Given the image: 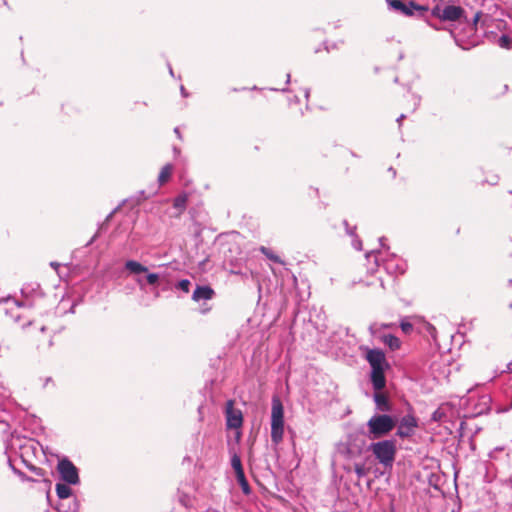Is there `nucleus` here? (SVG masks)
Returning <instances> with one entry per match:
<instances>
[{
  "label": "nucleus",
  "mask_w": 512,
  "mask_h": 512,
  "mask_svg": "<svg viewBox=\"0 0 512 512\" xmlns=\"http://www.w3.org/2000/svg\"><path fill=\"white\" fill-rule=\"evenodd\" d=\"M366 360L371 366L370 380L375 391H381L386 386L385 371L389 368L385 354L380 349H369Z\"/></svg>",
  "instance_id": "1"
},
{
  "label": "nucleus",
  "mask_w": 512,
  "mask_h": 512,
  "mask_svg": "<svg viewBox=\"0 0 512 512\" xmlns=\"http://www.w3.org/2000/svg\"><path fill=\"white\" fill-rule=\"evenodd\" d=\"M396 420L388 414H375L367 422L366 436L371 439H379L388 435L395 427Z\"/></svg>",
  "instance_id": "2"
},
{
  "label": "nucleus",
  "mask_w": 512,
  "mask_h": 512,
  "mask_svg": "<svg viewBox=\"0 0 512 512\" xmlns=\"http://www.w3.org/2000/svg\"><path fill=\"white\" fill-rule=\"evenodd\" d=\"M369 450L384 467H392L396 455L395 441L382 440L371 443Z\"/></svg>",
  "instance_id": "3"
},
{
  "label": "nucleus",
  "mask_w": 512,
  "mask_h": 512,
  "mask_svg": "<svg viewBox=\"0 0 512 512\" xmlns=\"http://www.w3.org/2000/svg\"><path fill=\"white\" fill-rule=\"evenodd\" d=\"M284 435V408L279 398L273 397L271 409V440L279 444Z\"/></svg>",
  "instance_id": "4"
},
{
  "label": "nucleus",
  "mask_w": 512,
  "mask_h": 512,
  "mask_svg": "<svg viewBox=\"0 0 512 512\" xmlns=\"http://www.w3.org/2000/svg\"><path fill=\"white\" fill-rule=\"evenodd\" d=\"M388 5L391 9L399 11L406 16L423 15L428 11V6L419 5L414 1L388 0Z\"/></svg>",
  "instance_id": "5"
},
{
  "label": "nucleus",
  "mask_w": 512,
  "mask_h": 512,
  "mask_svg": "<svg viewBox=\"0 0 512 512\" xmlns=\"http://www.w3.org/2000/svg\"><path fill=\"white\" fill-rule=\"evenodd\" d=\"M225 418L227 429L239 430L243 425V414L238 408H235L234 400H228L225 405Z\"/></svg>",
  "instance_id": "6"
},
{
  "label": "nucleus",
  "mask_w": 512,
  "mask_h": 512,
  "mask_svg": "<svg viewBox=\"0 0 512 512\" xmlns=\"http://www.w3.org/2000/svg\"><path fill=\"white\" fill-rule=\"evenodd\" d=\"M57 468L62 480L67 484L75 485L79 482L78 470L70 460H60Z\"/></svg>",
  "instance_id": "7"
},
{
  "label": "nucleus",
  "mask_w": 512,
  "mask_h": 512,
  "mask_svg": "<svg viewBox=\"0 0 512 512\" xmlns=\"http://www.w3.org/2000/svg\"><path fill=\"white\" fill-rule=\"evenodd\" d=\"M463 9L459 6L449 5L441 8L436 5L432 9V15L443 20V21H456L463 16Z\"/></svg>",
  "instance_id": "8"
},
{
  "label": "nucleus",
  "mask_w": 512,
  "mask_h": 512,
  "mask_svg": "<svg viewBox=\"0 0 512 512\" xmlns=\"http://www.w3.org/2000/svg\"><path fill=\"white\" fill-rule=\"evenodd\" d=\"M24 306V303H21L10 296L0 299V312H4L6 317H10L15 320L23 317V315L17 313V311Z\"/></svg>",
  "instance_id": "9"
},
{
  "label": "nucleus",
  "mask_w": 512,
  "mask_h": 512,
  "mask_svg": "<svg viewBox=\"0 0 512 512\" xmlns=\"http://www.w3.org/2000/svg\"><path fill=\"white\" fill-rule=\"evenodd\" d=\"M417 425V420L413 415H405L399 423L397 435L401 438L410 437Z\"/></svg>",
  "instance_id": "10"
},
{
  "label": "nucleus",
  "mask_w": 512,
  "mask_h": 512,
  "mask_svg": "<svg viewBox=\"0 0 512 512\" xmlns=\"http://www.w3.org/2000/svg\"><path fill=\"white\" fill-rule=\"evenodd\" d=\"M214 296V291L209 286H197L193 291L192 299L195 302H201L212 299Z\"/></svg>",
  "instance_id": "11"
},
{
  "label": "nucleus",
  "mask_w": 512,
  "mask_h": 512,
  "mask_svg": "<svg viewBox=\"0 0 512 512\" xmlns=\"http://www.w3.org/2000/svg\"><path fill=\"white\" fill-rule=\"evenodd\" d=\"M384 268L388 273L403 274L406 270V263L402 260L393 258L384 263Z\"/></svg>",
  "instance_id": "12"
},
{
  "label": "nucleus",
  "mask_w": 512,
  "mask_h": 512,
  "mask_svg": "<svg viewBox=\"0 0 512 512\" xmlns=\"http://www.w3.org/2000/svg\"><path fill=\"white\" fill-rule=\"evenodd\" d=\"M124 268L128 275L138 276L147 273V267L136 260H127L124 264Z\"/></svg>",
  "instance_id": "13"
},
{
  "label": "nucleus",
  "mask_w": 512,
  "mask_h": 512,
  "mask_svg": "<svg viewBox=\"0 0 512 512\" xmlns=\"http://www.w3.org/2000/svg\"><path fill=\"white\" fill-rule=\"evenodd\" d=\"M374 402L376 404L377 410L381 412L391 411V406L388 402L387 397L384 394L379 393V391H376V393L374 394Z\"/></svg>",
  "instance_id": "14"
},
{
  "label": "nucleus",
  "mask_w": 512,
  "mask_h": 512,
  "mask_svg": "<svg viewBox=\"0 0 512 512\" xmlns=\"http://www.w3.org/2000/svg\"><path fill=\"white\" fill-rule=\"evenodd\" d=\"M236 479L238 484L240 485L242 492L245 495H249L251 493V488L249 486V483L245 477L244 470L240 471L238 473H235Z\"/></svg>",
  "instance_id": "15"
},
{
  "label": "nucleus",
  "mask_w": 512,
  "mask_h": 512,
  "mask_svg": "<svg viewBox=\"0 0 512 512\" xmlns=\"http://www.w3.org/2000/svg\"><path fill=\"white\" fill-rule=\"evenodd\" d=\"M449 410V407L448 406H445V405H441L440 407H438V409H436L432 416H431V419L435 422H443V421H446V418H447V411Z\"/></svg>",
  "instance_id": "16"
},
{
  "label": "nucleus",
  "mask_w": 512,
  "mask_h": 512,
  "mask_svg": "<svg viewBox=\"0 0 512 512\" xmlns=\"http://www.w3.org/2000/svg\"><path fill=\"white\" fill-rule=\"evenodd\" d=\"M187 201H188V196L186 193H182L174 199L173 206L175 209H177L179 211L178 212L179 215L181 213H183V211L185 210Z\"/></svg>",
  "instance_id": "17"
},
{
  "label": "nucleus",
  "mask_w": 512,
  "mask_h": 512,
  "mask_svg": "<svg viewBox=\"0 0 512 512\" xmlns=\"http://www.w3.org/2000/svg\"><path fill=\"white\" fill-rule=\"evenodd\" d=\"M382 341L385 345H387L391 350L398 349L400 347V340L396 336L392 334H385L382 336Z\"/></svg>",
  "instance_id": "18"
},
{
  "label": "nucleus",
  "mask_w": 512,
  "mask_h": 512,
  "mask_svg": "<svg viewBox=\"0 0 512 512\" xmlns=\"http://www.w3.org/2000/svg\"><path fill=\"white\" fill-rule=\"evenodd\" d=\"M172 171H173V166L171 164H166L161 169L159 176H158V182L160 185H163L170 179V177L172 175Z\"/></svg>",
  "instance_id": "19"
},
{
  "label": "nucleus",
  "mask_w": 512,
  "mask_h": 512,
  "mask_svg": "<svg viewBox=\"0 0 512 512\" xmlns=\"http://www.w3.org/2000/svg\"><path fill=\"white\" fill-rule=\"evenodd\" d=\"M71 488L67 485V484H63V483H57L56 484V493H57V496L64 500V499H68L71 495Z\"/></svg>",
  "instance_id": "20"
},
{
  "label": "nucleus",
  "mask_w": 512,
  "mask_h": 512,
  "mask_svg": "<svg viewBox=\"0 0 512 512\" xmlns=\"http://www.w3.org/2000/svg\"><path fill=\"white\" fill-rule=\"evenodd\" d=\"M344 225L346 226V232H347V234H348V235H350L351 237H353V240H352V246H353L356 250H358V251L362 250V242H361V240H359V239L356 237V235H355V233H354V229H355V228H350V227L348 226L347 221H344Z\"/></svg>",
  "instance_id": "21"
},
{
  "label": "nucleus",
  "mask_w": 512,
  "mask_h": 512,
  "mask_svg": "<svg viewBox=\"0 0 512 512\" xmlns=\"http://www.w3.org/2000/svg\"><path fill=\"white\" fill-rule=\"evenodd\" d=\"M259 250L262 254H264L271 261H273L275 263H279V264H284V261L279 256H277L275 253H273L269 248H267L265 246H261L259 248Z\"/></svg>",
  "instance_id": "22"
},
{
  "label": "nucleus",
  "mask_w": 512,
  "mask_h": 512,
  "mask_svg": "<svg viewBox=\"0 0 512 512\" xmlns=\"http://www.w3.org/2000/svg\"><path fill=\"white\" fill-rule=\"evenodd\" d=\"M231 466H232L233 470L235 471V473H238V472L244 470L243 466H242L241 458L236 453L233 454L231 457Z\"/></svg>",
  "instance_id": "23"
},
{
  "label": "nucleus",
  "mask_w": 512,
  "mask_h": 512,
  "mask_svg": "<svg viewBox=\"0 0 512 512\" xmlns=\"http://www.w3.org/2000/svg\"><path fill=\"white\" fill-rule=\"evenodd\" d=\"M491 397L489 395H483L481 397V407L478 409L477 413L481 414L490 409Z\"/></svg>",
  "instance_id": "24"
},
{
  "label": "nucleus",
  "mask_w": 512,
  "mask_h": 512,
  "mask_svg": "<svg viewBox=\"0 0 512 512\" xmlns=\"http://www.w3.org/2000/svg\"><path fill=\"white\" fill-rule=\"evenodd\" d=\"M145 276V284L155 285L159 280V275L156 273H150L147 270V273H144Z\"/></svg>",
  "instance_id": "25"
},
{
  "label": "nucleus",
  "mask_w": 512,
  "mask_h": 512,
  "mask_svg": "<svg viewBox=\"0 0 512 512\" xmlns=\"http://www.w3.org/2000/svg\"><path fill=\"white\" fill-rule=\"evenodd\" d=\"M354 471H355L358 479H361L362 477L366 476L368 473V469L362 464H355Z\"/></svg>",
  "instance_id": "26"
},
{
  "label": "nucleus",
  "mask_w": 512,
  "mask_h": 512,
  "mask_svg": "<svg viewBox=\"0 0 512 512\" xmlns=\"http://www.w3.org/2000/svg\"><path fill=\"white\" fill-rule=\"evenodd\" d=\"M191 282L188 279H182L176 284V288L183 291L184 293L189 292Z\"/></svg>",
  "instance_id": "27"
},
{
  "label": "nucleus",
  "mask_w": 512,
  "mask_h": 512,
  "mask_svg": "<svg viewBox=\"0 0 512 512\" xmlns=\"http://www.w3.org/2000/svg\"><path fill=\"white\" fill-rule=\"evenodd\" d=\"M511 41V37L509 35L504 34L498 39V44L502 48H509L511 45Z\"/></svg>",
  "instance_id": "28"
},
{
  "label": "nucleus",
  "mask_w": 512,
  "mask_h": 512,
  "mask_svg": "<svg viewBox=\"0 0 512 512\" xmlns=\"http://www.w3.org/2000/svg\"><path fill=\"white\" fill-rule=\"evenodd\" d=\"M135 282L140 286L141 289L145 286V276L144 275H138L134 277Z\"/></svg>",
  "instance_id": "29"
},
{
  "label": "nucleus",
  "mask_w": 512,
  "mask_h": 512,
  "mask_svg": "<svg viewBox=\"0 0 512 512\" xmlns=\"http://www.w3.org/2000/svg\"><path fill=\"white\" fill-rule=\"evenodd\" d=\"M27 467L33 471L36 475L38 476H42L43 475V472H42V469L41 468H38L34 465H27Z\"/></svg>",
  "instance_id": "30"
},
{
  "label": "nucleus",
  "mask_w": 512,
  "mask_h": 512,
  "mask_svg": "<svg viewBox=\"0 0 512 512\" xmlns=\"http://www.w3.org/2000/svg\"><path fill=\"white\" fill-rule=\"evenodd\" d=\"M412 327V322H401V328L404 332L410 331Z\"/></svg>",
  "instance_id": "31"
},
{
  "label": "nucleus",
  "mask_w": 512,
  "mask_h": 512,
  "mask_svg": "<svg viewBox=\"0 0 512 512\" xmlns=\"http://www.w3.org/2000/svg\"><path fill=\"white\" fill-rule=\"evenodd\" d=\"M503 451H504V447H501V446H500V447H496V448H494V449L489 453V456H490V458H496V457H497V456H496V454H497L498 452H503Z\"/></svg>",
  "instance_id": "32"
},
{
  "label": "nucleus",
  "mask_w": 512,
  "mask_h": 512,
  "mask_svg": "<svg viewBox=\"0 0 512 512\" xmlns=\"http://www.w3.org/2000/svg\"><path fill=\"white\" fill-rule=\"evenodd\" d=\"M371 257L375 258V263H376V265H378V257L376 256V252L375 251H371V252L366 254V258L367 259H370Z\"/></svg>",
  "instance_id": "33"
},
{
  "label": "nucleus",
  "mask_w": 512,
  "mask_h": 512,
  "mask_svg": "<svg viewBox=\"0 0 512 512\" xmlns=\"http://www.w3.org/2000/svg\"><path fill=\"white\" fill-rule=\"evenodd\" d=\"M72 504H73V508H69V510L65 511V512H77L78 511V503H77V501L73 500Z\"/></svg>",
  "instance_id": "34"
},
{
  "label": "nucleus",
  "mask_w": 512,
  "mask_h": 512,
  "mask_svg": "<svg viewBox=\"0 0 512 512\" xmlns=\"http://www.w3.org/2000/svg\"><path fill=\"white\" fill-rule=\"evenodd\" d=\"M427 331L432 334L433 338H435V335L433 334L435 331V328L430 322H427Z\"/></svg>",
  "instance_id": "35"
},
{
  "label": "nucleus",
  "mask_w": 512,
  "mask_h": 512,
  "mask_svg": "<svg viewBox=\"0 0 512 512\" xmlns=\"http://www.w3.org/2000/svg\"><path fill=\"white\" fill-rule=\"evenodd\" d=\"M14 472H15L16 474H18V475L22 478V480H25V481H26V480H27V481H28V480H30V478L26 477L24 473H22V472H20V471H18V470H16V469H14Z\"/></svg>",
  "instance_id": "36"
},
{
  "label": "nucleus",
  "mask_w": 512,
  "mask_h": 512,
  "mask_svg": "<svg viewBox=\"0 0 512 512\" xmlns=\"http://www.w3.org/2000/svg\"><path fill=\"white\" fill-rule=\"evenodd\" d=\"M35 328L39 330L41 333H44L47 330V327L45 325H37Z\"/></svg>",
  "instance_id": "37"
},
{
  "label": "nucleus",
  "mask_w": 512,
  "mask_h": 512,
  "mask_svg": "<svg viewBox=\"0 0 512 512\" xmlns=\"http://www.w3.org/2000/svg\"><path fill=\"white\" fill-rule=\"evenodd\" d=\"M511 407H512V403L510 404V406H509V407H505V408H500V407H498V408H497V412H506V411H508Z\"/></svg>",
  "instance_id": "38"
},
{
  "label": "nucleus",
  "mask_w": 512,
  "mask_h": 512,
  "mask_svg": "<svg viewBox=\"0 0 512 512\" xmlns=\"http://www.w3.org/2000/svg\"><path fill=\"white\" fill-rule=\"evenodd\" d=\"M413 98H414V104H415V106H417L419 104V102H420V97L419 96H413Z\"/></svg>",
  "instance_id": "39"
},
{
  "label": "nucleus",
  "mask_w": 512,
  "mask_h": 512,
  "mask_svg": "<svg viewBox=\"0 0 512 512\" xmlns=\"http://www.w3.org/2000/svg\"><path fill=\"white\" fill-rule=\"evenodd\" d=\"M389 512H396V509L393 504L390 505Z\"/></svg>",
  "instance_id": "40"
},
{
  "label": "nucleus",
  "mask_w": 512,
  "mask_h": 512,
  "mask_svg": "<svg viewBox=\"0 0 512 512\" xmlns=\"http://www.w3.org/2000/svg\"><path fill=\"white\" fill-rule=\"evenodd\" d=\"M51 266H52V267H54L55 269H57V268L59 267V264H58V263H54V262H52V263H51Z\"/></svg>",
  "instance_id": "41"
},
{
  "label": "nucleus",
  "mask_w": 512,
  "mask_h": 512,
  "mask_svg": "<svg viewBox=\"0 0 512 512\" xmlns=\"http://www.w3.org/2000/svg\"><path fill=\"white\" fill-rule=\"evenodd\" d=\"M181 93H182L183 96H186V92H185V89H184L183 86L181 87Z\"/></svg>",
  "instance_id": "42"
},
{
  "label": "nucleus",
  "mask_w": 512,
  "mask_h": 512,
  "mask_svg": "<svg viewBox=\"0 0 512 512\" xmlns=\"http://www.w3.org/2000/svg\"><path fill=\"white\" fill-rule=\"evenodd\" d=\"M404 117H405V116H404L403 114H402V115H400V117L397 119V121H398V122H400L402 119H404Z\"/></svg>",
  "instance_id": "43"
},
{
  "label": "nucleus",
  "mask_w": 512,
  "mask_h": 512,
  "mask_svg": "<svg viewBox=\"0 0 512 512\" xmlns=\"http://www.w3.org/2000/svg\"><path fill=\"white\" fill-rule=\"evenodd\" d=\"M32 324H40V322H29L28 326H31Z\"/></svg>",
  "instance_id": "44"
},
{
  "label": "nucleus",
  "mask_w": 512,
  "mask_h": 512,
  "mask_svg": "<svg viewBox=\"0 0 512 512\" xmlns=\"http://www.w3.org/2000/svg\"><path fill=\"white\" fill-rule=\"evenodd\" d=\"M290 82V74L287 75V83Z\"/></svg>",
  "instance_id": "45"
},
{
  "label": "nucleus",
  "mask_w": 512,
  "mask_h": 512,
  "mask_svg": "<svg viewBox=\"0 0 512 512\" xmlns=\"http://www.w3.org/2000/svg\"><path fill=\"white\" fill-rule=\"evenodd\" d=\"M379 241H380V244H381L382 246H384V244H383V238H380V239H379Z\"/></svg>",
  "instance_id": "46"
},
{
  "label": "nucleus",
  "mask_w": 512,
  "mask_h": 512,
  "mask_svg": "<svg viewBox=\"0 0 512 512\" xmlns=\"http://www.w3.org/2000/svg\"><path fill=\"white\" fill-rule=\"evenodd\" d=\"M305 96H306V97H308V96H309V91H308V90H306V91H305Z\"/></svg>",
  "instance_id": "47"
},
{
  "label": "nucleus",
  "mask_w": 512,
  "mask_h": 512,
  "mask_svg": "<svg viewBox=\"0 0 512 512\" xmlns=\"http://www.w3.org/2000/svg\"><path fill=\"white\" fill-rule=\"evenodd\" d=\"M175 133L179 134V129L178 128H175Z\"/></svg>",
  "instance_id": "48"
}]
</instances>
